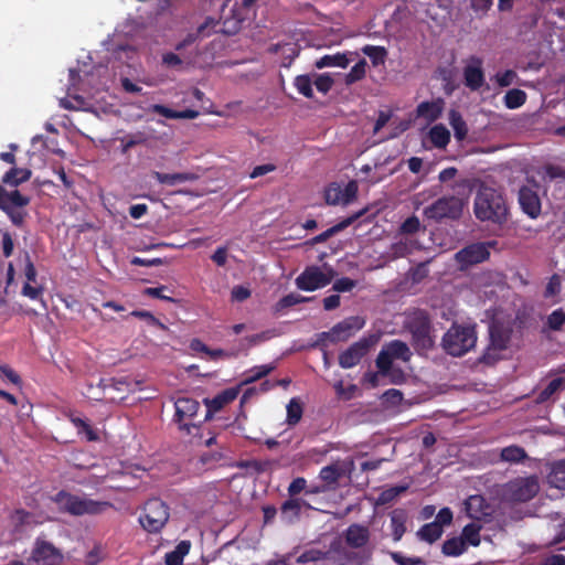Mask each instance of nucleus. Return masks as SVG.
<instances>
[{"label":"nucleus","instance_id":"obj_27","mask_svg":"<svg viewBox=\"0 0 565 565\" xmlns=\"http://www.w3.org/2000/svg\"><path fill=\"white\" fill-rule=\"evenodd\" d=\"M32 171L28 168L13 167L2 177V183L10 186H18L30 180Z\"/></svg>","mask_w":565,"mask_h":565},{"label":"nucleus","instance_id":"obj_35","mask_svg":"<svg viewBox=\"0 0 565 565\" xmlns=\"http://www.w3.org/2000/svg\"><path fill=\"white\" fill-rule=\"evenodd\" d=\"M429 139L436 148H445L450 141V132L444 125H436L429 130Z\"/></svg>","mask_w":565,"mask_h":565},{"label":"nucleus","instance_id":"obj_16","mask_svg":"<svg viewBox=\"0 0 565 565\" xmlns=\"http://www.w3.org/2000/svg\"><path fill=\"white\" fill-rule=\"evenodd\" d=\"M482 60L476 55L469 57V63L463 68L465 85L471 90L480 89L484 84Z\"/></svg>","mask_w":565,"mask_h":565},{"label":"nucleus","instance_id":"obj_49","mask_svg":"<svg viewBox=\"0 0 565 565\" xmlns=\"http://www.w3.org/2000/svg\"><path fill=\"white\" fill-rule=\"evenodd\" d=\"M275 365L271 364H264L255 366L249 371L250 375L246 377L243 382V384H249L253 382H256L265 376H267L271 371H274Z\"/></svg>","mask_w":565,"mask_h":565},{"label":"nucleus","instance_id":"obj_53","mask_svg":"<svg viewBox=\"0 0 565 565\" xmlns=\"http://www.w3.org/2000/svg\"><path fill=\"white\" fill-rule=\"evenodd\" d=\"M71 422L78 429V431H84L86 434L87 439L89 441L97 439L96 433L93 430L92 426L86 420H84L79 417L72 416Z\"/></svg>","mask_w":565,"mask_h":565},{"label":"nucleus","instance_id":"obj_29","mask_svg":"<svg viewBox=\"0 0 565 565\" xmlns=\"http://www.w3.org/2000/svg\"><path fill=\"white\" fill-rule=\"evenodd\" d=\"M350 63V58L345 53H335L333 55H323L316 61L315 66L319 70L324 67H342L345 68Z\"/></svg>","mask_w":565,"mask_h":565},{"label":"nucleus","instance_id":"obj_7","mask_svg":"<svg viewBox=\"0 0 565 565\" xmlns=\"http://www.w3.org/2000/svg\"><path fill=\"white\" fill-rule=\"evenodd\" d=\"M540 491V482L536 476L518 477L503 487V495L512 502H527Z\"/></svg>","mask_w":565,"mask_h":565},{"label":"nucleus","instance_id":"obj_57","mask_svg":"<svg viewBox=\"0 0 565 565\" xmlns=\"http://www.w3.org/2000/svg\"><path fill=\"white\" fill-rule=\"evenodd\" d=\"M313 83L320 93L327 94L332 88L333 78L327 73L318 74Z\"/></svg>","mask_w":565,"mask_h":565},{"label":"nucleus","instance_id":"obj_64","mask_svg":"<svg viewBox=\"0 0 565 565\" xmlns=\"http://www.w3.org/2000/svg\"><path fill=\"white\" fill-rule=\"evenodd\" d=\"M307 481L302 477H298L291 481L288 487V493L290 497H295L299 494L301 491L306 489Z\"/></svg>","mask_w":565,"mask_h":565},{"label":"nucleus","instance_id":"obj_33","mask_svg":"<svg viewBox=\"0 0 565 565\" xmlns=\"http://www.w3.org/2000/svg\"><path fill=\"white\" fill-rule=\"evenodd\" d=\"M444 530L434 521L424 524L417 532V536L420 541L429 544L435 543L441 537Z\"/></svg>","mask_w":565,"mask_h":565},{"label":"nucleus","instance_id":"obj_30","mask_svg":"<svg viewBox=\"0 0 565 565\" xmlns=\"http://www.w3.org/2000/svg\"><path fill=\"white\" fill-rule=\"evenodd\" d=\"M484 499L481 495H471L466 501V510L469 518L481 520L490 513L483 510Z\"/></svg>","mask_w":565,"mask_h":565},{"label":"nucleus","instance_id":"obj_6","mask_svg":"<svg viewBox=\"0 0 565 565\" xmlns=\"http://www.w3.org/2000/svg\"><path fill=\"white\" fill-rule=\"evenodd\" d=\"M463 211V201L455 195H445L426 206L423 214L437 223L444 220H458Z\"/></svg>","mask_w":565,"mask_h":565},{"label":"nucleus","instance_id":"obj_60","mask_svg":"<svg viewBox=\"0 0 565 565\" xmlns=\"http://www.w3.org/2000/svg\"><path fill=\"white\" fill-rule=\"evenodd\" d=\"M356 286V281L349 278L342 277L337 279L332 286V289L338 292H348L351 291Z\"/></svg>","mask_w":565,"mask_h":565},{"label":"nucleus","instance_id":"obj_14","mask_svg":"<svg viewBox=\"0 0 565 565\" xmlns=\"http://www.w3.org/2000/svg\"><path fill=\"white\" fill-rule=\"evenodd\" d=\"M358 183L354 180L349 181L344 189L337 182L330 183L324 190V200L329 205H348L358 196Z\"/></svg>","mask_w":565,"mask_h":565},{"label":"nucleus","instance_id":"obj_9","mask_svg":"<svg viewBox=\"0 0 565 565\" xmlns=\"http://www.w3.org/2000/svg\"><path fill=\"white\" fill-rule=\"evenodd\" d=\"M497 241L478 242L467 245L455 254L461 269L483 263L490 257V249L495 248Z\"/></svg>","mask_w":565,"mask_h":565},{"label":"nucleus","instance_id":"obj_15","mask_svg":"<svg viewBox=\"0 0 565 565\" xmlns=\"http://www.w3.org/2000/svg\"><path fill=\"white\" fill-rule=\"evenodd\" d=\"M518 201L524 214L530 218H537L541 215L542 203L537 190L527 185L520 188L518 193Z\"/></svg>","mask_w":565,"mask_h":565},{"label":"nucleus","instance_id":"obj_62","mask_svg":"<svg viewBox=\"0 0 565 565\" xmlns=\"http://www.w3.org/2000/svg\"><path fill=\"white\" fill-rule=\"evenodd\" d=\"M516 77L518 75L513 70H507L503 73H498L495 75V81L500 87H508Z\"/></svg>","mask_w":565,"mask_h":565},{"label":"nucleus","instance_id":"obj_41","mask_svg":"<svg viewBox=\"0 0 565 565\" xmlns=\"http://www.w3.org/2000/svg\"><path fill=\"white\" fill-rule=\"evenodd\" d=\"M362 52L370 57L373 66L384 64L387 56V51L384 46L365 45L362 47Z\"/></svg>","mask_w":565,"mask_h":565},{"label":"nucleus","instance_id":"obj_52","mask_svg":"<svg viewBox=\"0 0 565 565\" xmlns=\"http://www.w3.org/2000/svg\"><path fill=\"white\" fill-rule=\"evenodd\" d=\"M508 345V337L504 335L501 331L491 328L490 329V348L495 350H504Z\"/></svg>","mask_w":565,"mask_h":565},{"label":"nucleus","instance_id":"obj_39","mask_svg":"<svg viewBox=\"0 0 565 565\" xmlns=\"http://www.w3.org/2000/svg\"><path fill=\"white\" fill-rule=\"evenodd\" d=\"M341 476L342 469L337 463L326 466L319 472V478L330 487L335 486Z\"/></svg>","mask_w":565,"mask_h":565},{"label":"nucleus","instance_id":"obj_47","mask_svg":"<svg viewBox=\"0 0 565 565\" xmlns=\"http://www.w3.org/2000/svg\"><path fill=\"white\" fill-rule=\"evenodd\" d=\"M298 93L307 98L313 97L312 81L309 75H298L294 82Z\"/></svg>","mask_w":565,"mask_h":565},{"label":"nucleus","instance_id":"obj_44","mask_svg":"<svg viewBox=\"0 0 565 565\" xmlns=\"http://www.w3.org/2000/svg\"><path fill=\"white\" fill-rule=\"evenodd\" d=\"M121 153H127L131 148L142 145L147 141V136L145 132L138 131L132 135H127L121 138Z\"/></svg>","mask_w":565,"mask_h":565},{"label":"nucleus","instance_id":"obj_22","mask_svg":"<svg viewBox=\"0 0 565 565\" xmlns=\"http://www.w3.org/2000/svg\"><path fill=\"white\" fill-rule=\"evenodd\" d=\"M362 214H363V212L361 211V212H358V213H355V214H353V215H351L349 217H345L341 222L337 223L335 225L329 227L324 232H322L319 235L315 236L311 239V244H321V243L327 242L333 235L340 233L341 231H343L347 227H349L350 225H352Z\"/></svg>","mask_w":565,"mask_h":565},{"label":"nucleus","instance_id":"obj_10","mask_svg":"<svg viewBox=\"0 0 565 565\" xmlns=\"http://www.w3.org/2000/svg\"><path fill=\"white\" fill-rule=\"evenodd\" d=\"M174 420L179 424V429L196 437L201 426L188 420L196 416L200 403L191 397H179L174 403Z\"/></svg>","mask_w":565,"mask_h":565},{"label":"nucleus","instance_id":"obj_38","mask_svg":"<svg viewBox=\"0 0 565 565\" xmlns=\"http://www.w3.org/2000/svg\"><path fill=\"white\" fill-rule=\"evenodd\" d=\"M466 548L467 545L462 537H451L444 542L441 552L446 556H459Z\"/></svg>","mask_w":565,"mask_h":565},{"label":"nucleus","instance_id":"obj_32","mask_svg":"<svg viewBox=\"0 0 565 565\" xmlns=\"http://www.w3.org/2000/svg\"><path fill=\"white\" fill-rule=\"evenodd\" d=\"M190 547L191 543L189 541H181L173 551L166 554V565H182L183 558L189 553Z\"/></svg>","mask_w":565,"mask_h":565},{"label":"nucleus","instance_id":"obj_58","mask_svg":"<svg viewBox=\"0 0 565 565\" xmlns=\"http://www.w3.org/2000/svg\"><path fill=\"white\" fill-rule=\"evenodd\" d=\"M0 375L4 376L10 383L15 386H22V379L20 375L9 365L0 364Z\"/></svg>","mask_w":565,"mask_h":565},{"label":"nucleus","instance_id":"obj_11","mask_svg":"<svg viewBox=\"0 0 565 565\" xmlns=\"http://www.w3.org/2000/svg\"><path fill=\"white\" fill-rule=\"evenodd\" d=\"M380 337L370 334L352 343L347 350L339 354V365L342 369H351L358 365L367 355L370 350L377 343Z\"/></svg>","mask_w":565,"mask_h":565},{"label":"nucleus","instance_id":"obj_25","mask_svg":"<svg viewBox=\"0 0 565 565\" xmlns=\"http://www.w3.org/2000/svg\"><path fill=\"white\" fill-rule=\"evenodd\" d=\"M565 388V377L552 380L543 390L535 393L534 402L536 404L547 403L553 396Z\"/></svg>","mask_w":565,"mask_h":565},{"label":"nucleus","instance_id":"obj_42","mask_svg":"<svg viewBox=\"0 0 565 565\" xmlns=\"http://www.w3.org/2000/svg\"><path fill=\"white\" fill-rule=\"evenodd\" d=\"M366 61L364 58L360 60L355 65L352 66L350 72L345 75V84L352 85L365 77L366 74Z\"/></svg>","mask_w":565,"mask_h":565},{"label":"nucleus","instance_id":"obj_26","mask_svg":"<svg viewBox=\"0 0 565 565\" xmlns=\"http://www.w3.org/2000/svg\"><path fill=\"white\" fill-rule=\"evenodd\" d=\"M547 483L553 488L565 491V459L552 465L547 475Z\"/></svg>","mask_w":565,"mask_h":565},{"label":"nucleus","instance_id":"obj_23","mask_svg":"<svg viewBox=\"0 0 565 565\" xmlns=\"http://www.w3.org/2000/svg\"><path fill=\"white\" fill-rule=\"evenodd\" d=\"M392 537L394 542L402 540L406 532L407 513L403 509H395L390 514Z\"/></svg>","mask_w":565,"mask_h":565},{"label":"nucleus","instance_id":"obj_54","mask_svg":"<svg viewBox=\"0 0 565 565\" xmlns=\"http://www.w3.org/2000/svg\"><path fill=\"white\" fill-rule=\"evenodd\" d=\"M564 323H565V313L562 309L554 310L547 317V326L551 330H554V331L561 330Z\"/></svg>","mask_w":565,"mask_h":565},{"label":"nucleus","instance_id":"obj_21","mask_svg":"<svg viewBox=\"0 0 565 565\" xmlns=\"http://www.w3.org/2000/svg\"><path fill=\"white\" fill-rule=\"evenodd\" d=\"M444 107L445 102L443 98L422 102L417 105L416 116L426 119L428 122H434L441 116Z\"/></svg>","mask_w":565,"mask_h":565},{"label":"nucleus","instance_id":"obj_59","mask_svg":"<svg viewBox=\"0 0 565 565\" xmlns=\"http://www.w3.org/2000/svg\"><path fill=\"white\" fill-rule=\"evenodd\" d=\"M420 228V222L417 216L413 215L406 218L401 225L402 234H415Z\"/></svg>","mask_w":565,"mask_h":565},{"label":"nucleus","instance_id":"obj_40","mask_svg":"<svg viewBox=\"0 0 565 565\" xmlns=\"http://www.w3.org/2000/svg\"><path fill=\"white\" fill-rule=\"evenodd\" d=\"M302 414L303 408L301 402L296 397L291 398L287 405L286 423L289 426L297 425L300 422Z\"/></svg>","mask_w":565,"mask_h":565},{"label":"nucleus","instance_id":"obj_19","mask_svg":"<svg viewBox=\"0 0 565 565\" xmlns=\"http://www.w3.org/2000/svg\"><path fill=\"white\" fill-rule=\"evenodd\" d=\"M238 393V387H230L222 391L213 398H205L204 403L207 408L205 420L211 419L214 413L220 412L224 406L235 401Z\"/></svg>","mask_w":565,"mask_h":565},{"label":"nucleus","instance_id":"obj_20","mask_svg":"<svg viewBox=\"0 0 565 565\" xmlns=\"http://www.w3.org/2000/svg\"><path fill=\"white\" fill-rule=\"evenodd\" d=\"M370 531L366 526L353 523L344 532V540L352 548H362L370 541Z\"/></svg>","mask_w":565,"mask_h":565},{"label":"nucleus","instance_id":"obj_17","mask_svg":"<svg viewBox=\"0 0 565 565\" xmlns=\"http://www.w3.org/2000/svg\"><path fill=\"white\" fill-rule=\"evenodd\" d=\"M409 330L413 335L414 343L424 349L430 348L433 344L430 333V322L426 316H418L409 323Z\"/></svg>","mask_w":565,"mask_h":565},{"label":"nucleus","instance_id":"obj_43","mask_svg":"<svg viewBox=\"0 0 565 565\" xmlns=\"http://www.w3.org/2000/svg\"><path fill=\"white\" fill-rule=\"evenodd\" d=\"M213 22L212 18H207L204 23L199 25L196 33H189L182 41L175 44V51H182L186 46L193 44L200 35H205L204 31L210 23Z\"/></svg>","mask_w":565,"mask_h":565},{"label":"nucleus","instance_id":"obj_31","mask_svg":"<svg viewBox=\"0 0 565 565\" xmlns=\"http://www.w3.org/2000/svg\"><path fill=\"white\" fill-rule=\"evenodd\" d=\"M449 124L454 130V135L457 140L462 141L463 139H466L468 134V127L461 114L458 110L451 109L449 111Z\"/></svg>","mask_w":565,"mask_h":565},{"label":"nucleus","instance_id":"obj_56","mask_svg":"<svg viewBox=\"0 0 565 565\" xmlns=\"http://www.w3.org/2000/svg\"><path fill=\"white\" fill-rule=\"evenodd\" d=\"M134 317L143 319L148 324L157 327L161 330H167L166 324H163L159 319H157L151 312L145 310H135L130 313Z\"/></svg>","mask_w":565,"mask_h":565},{"label":"nucleus","instance_id":"obj_4","mask_svg":"<svg viewBox=\"0 0 565 565\" xmlns=\"http://www.w3.org/2000/svg\"><path fill=\"white\" fill-rule=\"evenodd\" d=\"M31 199L20 193L19 190L7 191L0 184V210L3 211L13 225L22 227L28 212L23 209L29 205Z\"/></svg>","mask_w":565,"mask_h":565},{"label":"nucleus","instance_id":"obj_1","mask_svg":"<svg viewBox=\"0 0 565 565\" xmlns=\"http://www.w3.org/2000/svg\"><path fill=\"white\" fill-rule=\"evenodd\" d=\"M473 213L481 222L502 225L508 221L509 209L501 192L490 186H481L473 201Z\"/></svg>","mask_w":565,"mask_h":565},{"label":"nucleus","instance_id":"obj_5","mask_svg":"<svg viewBox=\"0 0 565 565\" xmlns=\"http://www.w3.org/2000/svg\"><path fill=\"white\" fill-rule=\"evenodd\" d=\"M169 505L159 498L149 499L143 507L139 523L149 533H159L170 518Z\"/></svg>","mask_w":565,"mask_h":565},{"label":"nucleus","instance_id":"obj_34","mask_svg":"<svg viewBox=\"0 0 565 565\" xmlns=\"http://www.w3.org/2000/svg\"><path fill=\"white\" fill-rule=\"evenodd\" d=\"M545 175L550 181L556 180L559 196H565V169L559 166L547 164Z\"/></svg>","mask_w":565,"mask_h":565},{"label":"nucleus","instance_id":"obj_50","mask_svg":"<svg viewBox=\"0 0 565 565\" xmlns=\"http://www.w3.org/2000/svg\"><path fill=\"white\" fill-rule=\"evenodd\" d=\"M480 526L473 523L467 524L462 530V539L468 541L472 546H478L480 544Z\"/></svg>","mask_w":565,"mask_h":565},{"label":"nucleus","instance_id":"obj_8","mask_svg":"<svg viewBox=\"0 0 565 565\" xmlns=\"http://www.w3.org/2000/svg\"><path fill=\"white\" fill-rule=\"evenodd\" d=\"M335 275L337 271L327 264L323 265V269L319 266H308L296 278V286L303 291H315L328 286Z\"/></svg>","mask_w":565,"mask_h":565},{"label":"nucleus","instance_id":"obj_13","mask_svg":"<svg viewBox=\"0 0 565 565\" xmlns=\"http://www.w3.org/2000/svg\"><path fill=\"white\" fill-rule=\"evenodd\" d=\"M29 562L42 565H60L63 562V553L51 542L38 537L34 542Z\"/></svg>","mask_w":565,"mask_h":565},{"label":"nucleus","instance_id":"obj_51","mask_svg":"<svg viewBox=\"0 0 565 565\" xmlns=\"http://www.w3.org/2000/svg\"><path fill=\"white\" fill-rule=\"evenodd\" d=\"M406 489H407V487H404V486H396V487L386 489L380 493L379 502L381 504L390 503V502L394 501L401 493L406 491Z\"/></svg>","mask_w":565,"mask_h":565},{"label":"nucleus","instance_id":"obj_55","mask_svg":"<svg viewBox=\"0 0 565 565\" xmlns=\"http://www.w3.org/2000/svg\"><path fill=\"white\" fill-rule=\"evenodd\" d=\"M162 64L168 68H173L177 71L183 70V61L178 54L173 52H167L162 54Z\"/></svg>","mask_w":565,"mask_h":565},{"label":"nucleus","instance_id":"obj_48","mask_svg":"<svg viewBox=\"0 0 565 565\" xmlns=\"http://www.w3.org/2000/svg\"><path fill=\"white\" fill-rule=\"evenodd\" d=\"M388 554L397 565H426V561L419 556L408 557L401 552H390Z\"/></svg>","mask_w":565,"mask_h":565},{"label":"nucleus","instance_id":"obj_28","mask_svg":"<svg viewBox=\"0 0 565 565\" xmlns=\"http://www.w3.org/2000/svg\"><path fill=\"white\" fill-rule=\"evenodd\" d=\"M390 355L394 360H402L403 362H408L412 358V352L408 345L402 340H392L383 345Z\"/></svg>","mask_w":565,"mask_h":565},{"label":"nucleus","instance_id":"obj_3","mask_svg":"<svg viewBox=\"0 0 565 565\" xmlns=\"http://www.w3.org/2000/svg\"><path fill=\"white\" fill-rule=\"evenodd\" d=\"M475 327L454 323L443 337L444 350L452 356H462L475 348Z\"/></svg>","mask_w":565,"mask_h":565},{"label":"nucleus","instance_id":"obj_18","mask_svg":"<svg viewBox=\"0 0 565 565\" xmlns=\"http://www.w3.org/2000/svg\"><path fill=\"white\" fill-rule=\"evenodd\" d=\"M393 361H394V359L390 355L387 350L384 347H382L381 351L379 352V354L376 356L375 365L381 375L391 376L392 383L401 384L404 382L405 376H404V373L402 370H399V369L393 370V367H392Z\"/></svg>","mask_w":565,"mask_h":565},{"label":"nucleus","instance_id":"obj_37","mask_svg":"<svg viewBox=\"0 0 565 565\" xmlns=\"http://www.w3.org/2000/svg\"><path fill=\"white\" fill-rule=\"evenodd\" d=\"M526 93L519 88L508 90L503 97L504 106L508 109H518L526 102Z\"/></svg>","mask_w":565,"mask_h":565},{"label":"nucleus","instance_id":"obj_12","mask_svg":"<svg viewBox=\"0 0 565 565\" xmlns=\"http://www.w3.org/2000/svg\"><path fill=\"white\" fill-rule=\"evenodd\" d=\"M365 326L364 318L351 316L335 323L329 331L322 332L321 337L328 339L331 343L349 340Z\"/></svg>","mask_w":565,"mask_h":565},{"label":"nucleus","instance_id":"obj_46","mask_svg":"<svg viewBox=\"0 0 565 565\" xmlns=\"http://www.w3.org/2000/svg\"><path fill=\"white\" fill-rule=\"evenodd\" d=\"M280 510L284 516L292 520L299 516L301 511V502L299 499L290 498L282 503Z\"/></svg>","mask_w":565,"mask_h":565},{"label":"nucleus","instance_id":"obj_61","mask_svg":"<svg viewBox=\"0 0 565 565\" xmlns=\"http://www.w3.org/2000/svg\"><path fill=\"white\" fill-rule=\"evenodd\" d=\"M24 262H25L24 275L26 278V282H29V284L35 282L38 274H36L35 266L31 259V256L28 252H25V254H24Z\"/></svg>","mask_w":565,"mask_h":565},{"label":"nucleus","instance_id":"obj_2","mask_svg":"<svg viewBox=\"0 0 565 565\" xmlns=\"http://www.w3.org/2000/svg\"><path fill=\"white\" fill-rule=\"evenodd\" d=\"M52 500L58 505V510L74 516L85 514L96 515L103 513L106 509L111 508L113 504L107 501H96L93 499L81 498L72 494L65 490L58 491Z\"/></svg>","mask_w":565,"mask_h":565},{"label":"nucleus","instance_id":"obj_45","mask_svg":"<svg viewBox=\"0 0 565 565\" xmlns=\"http://www.w3.org/2000/svg\"><path fill=\"white\" fill-rule=\"evenodd\" d=\"M329 556V552H323L317 548H310L306 550L303 553H301L296 562L298 564H307V563H313L322 559H327Z\"/></svg>","mask_w":565,"mask_h":565},{"label":"nucleus","instance_id":"obj_24","mask_svg":"<svg viewBox=\"0 0 565 565\" xmlns=\"http://www.w3.org/2000/svg\"><path fill=\"white\" fill-rule=\"evenodd\" d=\"M152 177L159 183L171 186L188 181H194L198 179V175L192 172L162 173L159 171H153Z\"/></svg>","mask_w":565,"mask_h":565},{"label":"nucleus","instance_id":"obj_36","mask_svg":"<svg viewBox=\"0 0 565 565\" xmlns=\"http://www.w3.org/2000/svg\"><path fill=\"white\" fill-rule=\"evenodd\" d=\"M500 457L503 461L519 463L527 458V454L524 448L511 445L501 450Z\"/></svg>","mask_w":565,"mask_h":565},{"label":"nucleus","instance_id":"obj_63","mask_svg":"<svg viewBox=\"0 0 565 565\" xmlns=\"http://www.w3.org/2000/svg\"><path fill=\"white\" fill-rule=\"evenodd\" d=\"M452 511L449 508H443L437 513L434 522L443 529L444 525H449L452 522Z\"/></svg>","mask_w":565,"mask_h":565}]
</instances>
